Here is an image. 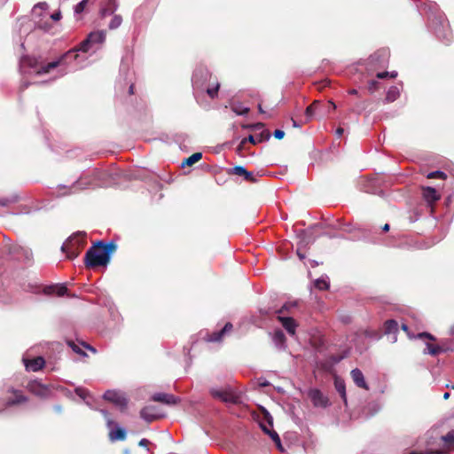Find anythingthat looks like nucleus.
<instances>
[{
	"instance_id": "f3484780",
	"label": "nucleus",
	"mask_w": 454,
	"mask_h": 454,
	"mask_svg": "<svg viewBox=\"0 0 454 454\" xmlns=\"http://www.w3.org/2000/svg\"><path fill=\"white\" fill-rule=\"evenodd\" d=\"M278 320L281 323L282 326L286 330V332L291 334L294 335L297 324L296 321L290 317H284V316H278Z\"/></svg>"
},
{
	"instance_id": "c9c22d12",
	"label": "nucleus",
	"mask_w": 454,
	"mask_h": 454,
	"mask_svg": "<svg viewBox=\"0 0 454 454\" xmlns=\"http://www.w3.org/2000/svg\"><path fill=\"white\" fill-rule=\"evenodd\" d=\"M427 353L432 356H436L443 350L439 345H434L432 343H427Z\"/></svg>"
},
{
	"instance_id": "f704fd0d",
	"label": "nucleus",
	"mask_w": 454,
	"mask_h": 454,
	"mask_svg": "<svg viewBox=\"0 0 454 454\" xmlns=\"http://www.w3.org/2000/svg\"><path fill=\"white\" fill-rule=\"evenodd\" d=\"M121 22H122V18L121 15H114V17L112 18V20L108 25V27L110 29H116L121 26Z\"/></svg>"
},
{
	"instance_id": "cd10ccee",
	"label": "nucleus",
	"mask_w": 454,
	"mask_h": 454,
	"mask_svg": "<svg viewBox=\"0 0 454 454\" xmlns=\"http://www.w3.org/2000/svg\"><path fill=\"white\" fill-rule=\"evenodd\" d=\"M201 158H202L201 153H194L193 154H192L191 156H189L188 158H186L183 160L182 167L192 166L193 164H195L196 162L200 160Z\"/></svg>"
},
{
	"instance_id": "052dcab7",
	"label": "nucleus",
	"mask_w": 454,
	"mask_h": 454,
	"mask_svg": "<svg viewBox=\"0 0 454 454\" xmlns=\"http://www.w3.org/2000/svg\"><path fill=\"white\" fill-rule=\"evenodd\" d=\"M427 454H443V452L441 450H432V451L427 452Z\"/></svg>"
},
{
	"instance_id": "5701e85b",
	"label": "nucleus",
	"mask_w": 454,
	"mask_h": 454,
	"mask_svg": "<svg viewBox=\"0 0 454 454\" xmlns=\"http://www.w3.org/2000/svg\"><path fill=\"white\" fill-rule=\"evenodd\" d=\"M88 37H89L91 44L102 43L106 40V32L105 31L90 32L88 35Z\"/></svg>"
},
{
	"instance_id": "7ed1b4c3",
	"label": "nucleus",
	"mask_w": 454,
	"mask_h": 454,
	"mask_svg": "<svg viewBox=\"0 0 454 454\" xmlns=\"http://www.w3.org/2000/svg\"><path fill=\"white\" fill-rule=\"evenodd\" d=\"M427 12L430 29L442 43L450 44L453 40V34L444 12L436 4L428 6Z\"/></svg>"
},
{
	"instance_id": "423d86ee",
	"label": "nucleus",
	"mask_w": 454,
	"mask_h": 454,
	"mask_svg": "<svg viewBox=\"0 0 454 454\" xmlns=\"http://www.w3.org/2000/svg\"><path fill=\"white\" fill-rule=\"evenodd\" d=\"M260 427L262 431L267 434L278 445H280V438L278 433L270 428L273 427V419L265 409L262 411V419L260 421Z\"/></svg>"
},
{
	"instance_id": "864d4df0",
	"label": "nucleus",
	"mask_w": 454,
	"mask_h": 454,
	"mask_svg": "<svg viewBox=\"0 0 454 454\" xmlns=\"http://www.w3.org/2000/svg\"><path fill=\"white\" fill-rule=\"evenodd\" d=\"M105 418L106 419L108 427H111L114 422L110 418H108V413L106 411H101Z\"/></svg>"
},
{
	"instance_id": "c03bdc74",
	"label": "nucleus",
	"mask_w": 454,
	"mask_h": 454,
	"mask_svg": "<svg viewBox=\"0 0 454 454\" xmlns=\"http://www.w3.org/2000/svg\"><path fill=\"white\" fill-rule=\"evenodd\" d=\"M75 394L80 396L81 398H82L83 400L87 398V396L89 395V392L86 388H83V387H76L75 390H74Z\"/></svg>"
},
{
	"instance_id": "49530a36",
	"label": "nucleus",
	"mask_w": 454,
	"mask_h": 454,
	"mask_svg": "<svg viewBox=\"0 0 454 454\" xmlns=\"http://www.w3.org/2000/svg\"><path fill=\"white\" fill-rule=\"evenodd\" d=\"M219 87H220V85H219V83H217V84L215 85V87H214V88H208V89L207 90V93L208 94V96H209L211 98H215V97L217 96V93H218V90H219Z\"/></svg>"
},
{
	"instance_id": "a18cd8bd",
	"label": "nucleus",
	"mask_w": 454,
	"mask_h": 454,
	"mask_svg": "<svg viewBox=\"0 0 454 454\" xmlns=\"http://www.w3.org/2000/svg\"><path fill=\"white\" fill-rule=\"evenodd\" d=\"M88 1H89V0H82V1H81L79 4H77L75 5L74 12H75L76 13H82V12L84 11V9H85V7H86V5H87Z\"/></svg>"
},
{
	"instance_id": "a878e982",
	"label": "nucleus",
	"mask_w": 454,
	"mask_h": 454,
	"mask_svg": "<svg viewBox=\"0 0 454 454\" xmlns=\"http://www.w3.org/2000/svg\"><path fill=\"white\" fill-rule=\"evenodd\" d=\"M67 287L66 286H48L46 289H45V292L47 294H52L53 292H56V294L58 296H63L65 294H67Z\"/></svg>"
},
{
	"instance_id": "69168bd1",
	"label": "nucleus",
	"mask_w": 454,
	"mask_h": 454,
	"mask_svg": "<svg viewBox=\"0 0 454 454\" xmlns=\"http://www.w3.org/2000/svg\"><path fill=\"white\" fill-rule=\"evenodd\" d=\"M397 75V73L396 72H392V73H389V76L390 78H395Z\"/></svg>"
},
{
	"instance_id": "4468645a",
	"label": "nucleus",
	"mask_w": 454,
	"mask_h": 454,
	"mask_svg": "<svg viewBox=\"0 0 454 454\" xmlns=\"http://www.w3.org/2000/svg\"><path fill=\"white\" fill-rule=\"evenodd\" d=\"M422 197L430 205L440 200L441 195L435 188L430 186H421Z\"/></svg>"
},
{
	"instance_id": "6e6552de",
	"label": "nucleus",
	"mask_w": 454,
	"mask_h": 454,
	"mask_svg": "<svg viewBox=\"0 0 454 454\" xmlns=\"http://www.w3.org/2000/svg\"><path fill=\"white\" fill-rule=\"evenodd\" d=\"M26 388L31 394L41 398H46L51 392L49 386L43 384L37 380H29L26 385Z\"/></svg>"
},
{
	"instance_id": "4d7b16f0",
	"label": "nucleus",
	"mask_w": 454,
	"mask_h": 454,
	"mask_svg": "<svg viewBox=\"0 0 454 454\" xmlns=\"http://www.w3.org/2000/svg\"><path fill=\"white\" fill-rule=\"evenodd\" d=\"M343 132H344V129H343L342 128H340H340H338V129H336V135H337V137H340L342 136Z\"/></svg>"
},
{
	"instance_id": "2f4dec72",
	"label": "nucleus",
	"mask_w": 454,
	"mask_h": 454,
	"mask_svg": "<svg viewBox=\"0 0 454 454\" xmlns=\"http://www.w3.org/2000/svg\"><path fill=\"white\" fill-rule=\"evenodd\" d=\"M117 9V5L115 4V0H109V6L107 8H105L101 11V15L102 16H106V15H112L114 13V12L116 11Z\"/></svg>"
},
{
	"instance_id": "72a5a7b5",
	"label": "nucleus",
	"mask_w": 454,
	"mask_h": 454,
	"mask_svg": "<svg viewBox=\"0 0 454 454\" xmlns=\"http://www.w3.org/2000/svg\"><path fill=\"white\" fill-rule=\"evenodd\" d=\"M67 344L76 354L81 355L82 356H87V354L81 348L79 344H76L74 340H69L67 341Z\"/></svg>"
},
{
	"instance_id": "a211bd4d",
	"label": "nucleus",
	"mask_w": 454,
	"mask_h": 454,
	"mask_svg": "<svg viewBox=\"0 0 454 454\" xmlns=\"http://www.w3.org/2000/svg\"><path fill=\"white\" fill-rule=\"evenodd\" d=\"M233 325L231 323L228 322L220 331L214 332L211 334H208L207 337V340L209 342H216L222 340L223 335L226 333H229L232 330Z\"/></svg>"
},
{
	"instance_id": "0e129e2a",
	"label": "nucleus",
	"mask_w": 454,
	"mask_h": 454,
	"mask_svg": "<svg viewBox=\"0 0 454 454\" xmlns=\"http://www.w3.org/2000/svg\"><path fill=\"white\" fill-rule=\"evenodd\" d=\"M382 230L384 231H389V224L388 223L384 224L383 227H382Z\"/></svg>"
},
{
	"instance_id": "dca6fc26",
	"label": "nucleus",
	"mask_w": 454,
	"mask_h": 454,
	"mask_svg": "<svg viewBox=\"0 0 454 454\" xmlns=\"http://www.w3.org/2000/svg\"><path fill=\"white\" fill-rule=\"evenodd\" d=\"M230 173L239 176H243L246 181L251 184H254L257 182V179L254 177V173L247 171L242 166H235L231 169Z\"/></svg>"
},
{
	"instance_id": "58836bf2",
	"label": "nucleus",
	"mask_w": 454,
	"mask_h": 454,
	"mask_svg": "<svg viewBox=\"0 0 454 454\" xmlns=\"http://www.w3.org/2000/svg\"><path fill=\"white\" fill-rule=\"evenodd\" d=\"M427 177L429 179L440 178V179L445 180L447 178V175L442 171L437 170V171H433V172L428 173Z\"/></svg>"
},
{
	"instance_id": "6ab92c4d",
	"label": "nucleus",
	"mask_w": 454,
	"mask_h": 454,
	"mask_svg": "<svg viewBox=\"0 0 454 454\" xmlns=\"http://www.w3.org/2000/svg\"><path fill=\"white\" fill-rule=\"evenodd\" d=\"M350 374H351V378H352L353 381L358 387L364 388L365 390L369 389V387H368L366 381L364 380V374L360 369H358V368L353 369L351 371Z\"/></svg>"
},
{
	"instance_id": "6e6d98bb",
	"label": "nucleus",
	"mask_w": 454,
	"mask_h": 454,
	"mask_svg": "<svg viewBox=\"0 0 454 454\" xmlns=\"http://www.w3.org/2000/svg\"><path fill=\"white\" fill-rule=\"evenodd\" d=\"M389 76V72H380V73H378L376 74V77L378 79H385V78H387Z\"/></svg>"
},
{
	"instance_id": "79ce46f5",
	"label": "nucleus",
	"mask_w": 454,
	"mask_h": 454,
	"mask_svg": "<svg viewBox=\"0 0 454 454\" xmlns=\"http://www.w3.org/2000/svg\"><path fill=\"white\" fill-rule=\"evenodd\" d=\"M294 306V303H286L279 309L276 310V313L281 316L282 314L287 313L289 309Z\"/></svg>"
},
{
	"instance_id": "4be33fe9",
	"label": "nucleus",
	"mask_w": 454,
	"mask_h": 454,
	"mask_svg": "<svg viewBox=\"0 0 454 454\" xmlns=\"http://www.w3.org/2000/svg\"><path fill=\"white\" fill-rule=\"evenodd\" d=\"M334 387L336 391L340 394L341 399L345 403H347V395H346V385L343 379L335 376L334 377Z\"/></svg>"
},
{
	"instance_id": "e433bc0d",
	"label": "nucleus",
	"mask_w": 454,
	"mask_h": 454,
	"mask_svg": "<svg viewBox=\"0 0 454 454\" xmlns=\"http://www.w3.org/2000/svg\"><path fill=\"white\" fill-rule=\"evenodd\" d=\"M18 201V197L13 196L11 198H0V206L2 207H9L11 204L16 203Z\"/></svg>"
},
{
	"instance_id": "20e7f679",
	"label": "nucleus",
	"mask_w": 454,
	"mask_h": 454,
	"mask_svg": "<svg viewBox=\"0 0 454 454\" xmlns=\"http://www.w3.org/2000/svg\"><path fill=\"white\" fill-rule=\"evenodd\" d=\"M85 233L78 232L71 236L61 247L63 253L70 260L76 258L86 245Z\"/></svg>"
},
{
	"instance_id": "e2e57ef3",
	"label": "nucleus",
	"mask_w": 454,
	"mask_h": 454,
	"mask_svg": "<svg viewBox=\"0 0 454 454\" xmlns=\"http://www.w3.org/2000/svg\"><path fill=\"white\" fill-rule=\"evenodd\" d=\"M129 94L133 95L134 94V84H131L129 88Z\"/></svg>"
},
{
	"instance_id": "39448f33",
	"label": "nucleus",
	"mask_w": 454,
	"mask_h": 454,
	"mask_svg": "<svg viewBox=\"0 0 454 454\" xmlns=\"http://www.w3.org/2000/svg\"><path fill=\"white\" fill-rule=\"evenodd\" d=\"M5 247L8 254L17 260L29 262L33 258V253L27 247H23L19 244H8Z\"/></svg>"
},
{
	"instance_id": "338daca9",
	"label": "nucleus",
	"mask_w": 454,
	"mask_h": 454,
	"mask_svg": "<svg viewBox=\"0 0 454 454\" xmlns=\"http://www.w3.org/2000/svg\"><path fill=\"white\" fill-rule=\"evenodd\" d=\"M329 104L331 105V108H333V110L336 109V105L333 101H329Z\"/></svg>"
},
{
	"instance_id": "3c124183",
	"label": "nucleus",
	"mask_w": 454,
	"mask_h": 454,
	"mask_svg": "<svg viewBox=\"0 0 454 454\" xmlns=\"http://www.w3.org/2000/svg\"><path fill=\"white\" fill-rule=\"evenodd\" d=\"M150 443H151V442H150V441H149V440H147V439H145V438H143V439H141V440L139 441L138 445H139V446H141V447H145V448H146V449H147V450H149V449H148V445H149Z\"/></svg>"
},
{
	"instance_id": "13d9d810",
	"label": "nucleus",
	"mask_w": 454,
	"mask_h": 454,
	"mask_svg": "<svg viewBox=\"0 0 454 454\" xmlns=\"http://www.w3.org/2000/svg\"><path fill=\"white\" fill-rule=\"evenodd\" d=\"M297 255L299 256V258H300L301 260H303V259L305 258V254H302V253L300 251V249H298V250H297Z\"/></svg>"
},
{
	"instance_id": "f257e3e1",
	"label": "nucleus",
	"mask_w": 454,
	"mask_h": 454,
	"mask_svg": "<svg viewBox=\"0 0 454 454\" xmlns=\"http://www.w3.org/2000/svg\"><path fill=\"white\" fill-rule=\"evenodd\" d=\"M91 45L92 44L87 36L86 39L81 42L76 47L69 50L56 60L44 63L42 57L25 55L20 59V65L22 68L27 67L33 69L35 75L46 74L60 65L66 63L68 58L77 59L79 57L77 51L88 52L91 48Z\"/></svg>"
},
{
	"instance_id": "a19ab883",
	"label": "nucleus",
	"mask_w": 454,
	"mask_h": 454,
	"mask_svg": "<svg viewBox=\"0 0 454 454\" xmlns=\"http://www.w3.org/2000/svg\"><path fill=\"white\" fill-rule=\"evenodd\" d=\"M367 89L370 93H373L380 89V82L375 80H372L368 82Z\"/></svg>"
},
{
	"instance_id": "c756f323",
	"label": "nucleus",
	"mask_w": 454,
	"mask_h": 454,
	"mask_svg": "<svg viewBox=\"0 0 454 454\" xmlns=\"http://www.w3.org/2000/svg\"><path fill=\"white\" fill-rule=\"evenodd\" d=\"M449 450H454V430L450 431L446 435L442 437Z\"/></svg>"
},
{
	"instance_id": "5fc2aeb1",
	"label": "nucleus",
	"mask_w": 454,
	"mask_h": 454,
	"mask_svg": "<svg viewBox=\"0 0 454 454\" xmlns=\"http://www.w3.org/2000/svg\"><path fill=\"white\" fill-rule=\"evenodd\" d=\"M50 18H51V20H52L54 21H59L61 19V12H57L51 14Z\"/></svg>"
},
{
	"instance_id": "1a4fd4ad",
	"label": "nucleus",
	"mask_w": 454,
	"mask_h": 454,
	"mask_svg": "<svg viewBox=\"0 0 454 454\" xmlns=\"http://www.w3.org/2000/svg\"><path fill=\"white\" fill-rule=\"evenodd\" d=\"M7 393L12 395L6 398L5 405L7 407L20 405L28 402V397L23 394L21 390L15 389L14 387H9Z\"/></svg>"
},
{
	"instance_id": "603ef678",
	"label": "nucleus",
	"mask_w": 454,
	"mask_h": 454,
	"mask_svg": "<svg viewBox=\"0 0 454 454\" xmlns=\"http://www.w3.org/2000/svg\"><path fill=\"white\" fill-rule=\"evenodd\" d=\"M79 343H80V345H82L83 348H87V349H89V350L92 351L93 353H96V352H97L96 348H93L92 346H90V344H88V343H86V342H84V341H80Z\"/></svg>"
},
{
	"instance_id": "8fccbe9b",
	"label": "nucleus",
	"mask_w": 454,
	"mask_h": 454,
	"mask_svg": "<svg viewBox=\"0 0 454 454\" xmlns=\"http://www.w3.org/2000/svg\"><path fill=\"white\" fill-rule=\"evenodd\" d=\"M273 135L277 139H282L285 137V132L281 129H276Z\"/></svg>"
},
{
	"instance_id": "ddd939ff",
	"label": "nucleus",
	"mask_w": 454,
	"mask_h": 454,
	"mask_svg": "<svg viewBox=\"0 0 454 454\" xmlns=\"http://www.w3.org/2000/svg\"><path fill=\"white\" fill-rule=\"evenodd\" d=\"M140 416L147 422H153L163 417L155 406L149 405L140 411Z\"/></svg>"
},
{
	"instance_id": "de8ad7c7",
	"label": "nucleus",
	"mask_w": 454,
	"mask_h": 454,
	"mask_svg": "<svg viewBox=\"0 0 454 454\" xmlns=\"http://www.w3.org/2000/svg\"><path fill=\"white\" fill-rule=\"evenodd\" d=\"M418 338H419V339H424V338H426V339H428V340H435L434 336H433L431 333H427V332H424V333H419V334H418Z\"/></svg>"
},
{
	"instance_id": "4c0bfd02",
	"label": "nucleus",
	"mask_w": 454,
	"mask_h": 454,
	"mask_svg": "<svg viewBox=\"0 0 454 454\" xmlns=\"http://www.w3.org/2000/svg\"><path fill=\"white\" fill-rule=\"evenodd\" d=\"M270 137V133L267 129L262 130L258 137H254L257 143H262L263 141L269 140Z\"/></svg>"
},
{
	"instance_id": "bb28decb",
	"label": "nucleus",
	"mask_w": 454,
	"mask_h": 454,
	"mask_svg": "<svg viewBox=\"0 0 454 454\" xmlns=\"http://www.w3.org/2000/svg\"><path fill=\"white\" fill-rule=\"evenodd\" d=\"M320 105V101L318 100H314L305 110V115H306V121H309L314 114H315V112L317 108V106Z\"/></svg>"
},
{
	"instance_id": "ea45409f",
	"label": "nucleus",
	"mask_w": 454,
	"mask_h": 454,
	"mask_svg": "<svg viewBox=\"0 0 454 454\" xmlns=\"http://www.w3.org/2000/svg\"><path fill=\"white\" fill-rule=\"evenodd\" d=\"M315 287L318 290L324 291L329 288V283L325 279H317L315 281Z\"/></svg>"
},
{
	"instance_id": "09e8293b",
	"label": "nucleus",
	"mask_w": 454,
	"mask_h": 454,
	"mask_svg": "<svg viewBox=\"0 0 454 454\" xmlns=\"http://www.w3.org/2000/svg\"><path fill=\"white\" fill-rule=\"evenodd\" d=\"M247 128L253 129V130H260V129H264V124L262 123V122H258L256 124H253V125H249V126H247Z\"/></svg>"
},
{
	"instance_id": "f8f14e48",
	"label": "nucleus",
	"mask_w": 454,
	"mask_h": 454,
	"mask_svg": "<svg viewBox=\"0 0 454 454\" xmlns=\"http://www.w3.org/2000/svg\"><path fill=\"white\" fill-rule=\"evenodd\" d=\"M309 396L316 407L325 408L330 405V402L327 396H325L319 389H311L309 392Z\"/></svg>"
},
{
	"instance_id": "0eeeda50",
	"label": "nucleus",
	"mask_w": 454,
	"mask_h": 454,
	"mask_svg": "<svg viewBox=\"0 0 454 454\" xmlns=\"http://www.w3.org/2000/svg\"><path fill=\"white\" fill-rule=\"evenodd\" d=\"M47 9L48 4L43 2L36 4L32 10V16L35 20H36L38 27L44 30H47L51 27L50 24L43 21V18L45 16Z\"/></svg>"
},
{
	"instance_id": "bf43d9fd",
	"label": "nucleus",
	"mask_w": 454,
	"mask_h": 454,
	"mask_svg": "<svg viewBox=\"0 0 454 454\" xmlns=\"http://www.w3.org/2000/svg\"><path fill=\"white\" fill-rule=\"evenodd\" d=\"M401 327H402L403 331H404L405 333H407L409 334V327L407 325L403 324Z\"/></svg>"
},
{
	"instance_id": "412c9836",
	"label": "nucleus",
	"mask_w": 454,
	"mask_h": 454,
	"mask_svg": "<svg viewBox=\"0 0 454 454\" xmlns=\"http://www.w3.org/2000/svg\"><path fill=\"white\" fill-rule=\"evenodd\" d=\"M44 359L42 356H37L34 359L28 360L26 363V367L27 370L37 372L44 366Z\"/></svg>"
},
{
	"instance_id": "f03ea898",
	"label": "nucleus",
	"mask_w": 454,
	"mask_h": 454,
	"mask_svg": "<svg viewBox=\"0 0 454 454\" xmlns=\"http://www.w3.org/2000/svg\"><path fill=\"white\" fill-rule=\"evenodd\" d=\"M116 250L117 244L113 240L107 243L103 240L96 241L85 254V267L87 269H95L100 266H106Z\"/></svg>"
},
{
	"instance_id": "680f3d73",
	"label": "nucleus",
	"mask_w": 454,
	"mask_h": 454,
	"mask_svg": "<svg viewBox=\"0 0 454 454\" xmlns=\"http://www.w3.org/2000/svg\"><path fill=\"white\" fill-rule=\"evenodd\" d=\"M348 94H350V95H357L358 92H357V90L356 89H351V90H348Z\"/></svg>"
},
{
	"instance_id": "9b49d317",
	"label": "nucleus",
	"mask_w": 454,
	"mask_h": 454,
	"mask_svg": "<svg viewBox=\"0 0 454 454\" xmlns=\"http://www.w3.org/2000/svg\"><path fill=\"white\" fill-rule=\"evenodd\" d=\"M104 398L106 401H109V402L114 403L115 405H117L121 411H124L127 409L128 401H127L126 397L123 395H121L116 391H112V390L106 391L104 394Z\"/></svg>"
},
{
	"instance_id": "473e14b6",
	"label": "nucleus",
	"mask_w": 454,
	"mask_h": 454,
	"mask_svg": "<svg viewBox=\"0 0 454 454\" xmlns=\"http://www.w3.org/2000/svg\"><path fill=\"white\" fill-rule=\"evenodd\" d=\"M273 340L276 344L283 345L286 339L285 333L281 330H277L273 334Z\"/></svg>"
},
{
	"instance_id": "aec40b11",
	"label": "nucleus",
	"mask_w": 454,
	"mask_h": 454,
	"mask_svg": "<svg viewBox=\"0 0 454 454\" xmlns=\"http://www.w3.org/2000/svg\"><path fill=\"white\" fill-rule=\"evenodd\" d=\"M91 186V179L89 176L81 177L71 187L69 193L78 190H83Z\"/></svg>"
},
{
	"instance_id": "9d476101",
	"label": "nucleus",
	"mask_w": 454,
	"mask_h": 454,
	"mask_svg": "<svg viewBox=\"0 0 454 454\" xmlns=\"http://www.w3.org/2000/svg\"><path fill=\"white\" fill-rule=\"evenodd\" d=\"M213 397L220 399L225 403H239V396L231 391L230 388L228 389H212L210 391Z\"/></svg>"
},
{
	"instance_id": "2eb2a0df",
	"label": "nucleus",
	"mask_w": 454,
	"mask_h": 454,
	"mask_svg": "<svg viewBox=\"0 0 454 454\" xmlns=\"http://www.w3.org/2000/svg\"><path fill=\"white\" fill-rule=\"evenodd\" d=\"M152 400L167 405H175L179 401L174 395L166 393H156L152 396Z\"/></svg>"
},
{
	"instance_id": "393cba45",
	"label": "nucleus",
	"mask_w": 454,
	"mask_h": 454,
	"mask_svg": "<svg viewBox=\"0 0 454 454\" xmlns=\"http://www.w3.org/2000/svg\"><path fill=\"white\" fill-rule=\"evenodd\" d=\"M111 441H123L126 438V431L123 428L118 427L115 430H111L109 433Z\"/></svg>"
},
{
	"instance_id": "b1692460",
	"label": "nucleus",
	"mask_w": 454,
	"mask_h": 454,
	"mask_svg": "<svg viewBox=\"0 0 454 454\" xmlns=\"http://www.w3.org/2000/svg\"><path fill=\"white\" fill-rule=\"evenodd\" d=\"M398 331V323L395 319H388L384 323L385 334L396 333Z\"/></svg>"
},
{
	"instance_id": "c85d7f7f",
	"label": "nucleus",
	"mask_w": 454,
	"mask_h": 454,
	"mask_svg": "<svg viewBox=\"0 0 454 454\" xmlns=\"http://www.w3.org/2000/svg\"><path fill=\"white\" fill-rule=\"evenodd\" d=\"M400 92L396 86H392L388 89L386 95V101L387 103L394 102L399 98Z\"/></svg>"
},
{
	"instance_id": "7c9ffc66",
	"label": "nucleus",
	"mask_w": 454,
	"mask_h": 454,
	"mask_svg": "<svg viewBox=\"0 0 454 454\" xmlns=\"http://www.w3.org/2000/svg\"><path fill=\"white\" fill-rule=\"evenodd\" d=\"M249 142L253 145H256L257 142L254 138V137L253 135H249L247 137H245L241 140V142L239 143V145H238L237 147V153H241V152L243 151L244 147H245V145Z\"/></svg>"
},
{
	"instance_id": "37998d69",
	"label": "nucleus",
	"mask_w": 454,
	"mask_h": 454,
	"mask_svg": "<svg viewBox=\"0 0 454 454\" xmlns=\"http://www.w3.org/2000/svg\"><path fill=\"white\" fill-rule=\"evenodd\" d=\"M294 306V303H286L279 309L276 310V313L281 316L282 314L287 313L289 309Z\"/></svg>"
},
{
	"instance_id": "774afa93",
	"label": "nucleus",
	"mask_w": 454,
	"mask_h": 454,
	"mask_svg": "<svg viewBox=\"0 0 454 454\" xmlns=\"http://www.w3.org/2000/svg\"><path fill=\"white\" fill-rule=\"evenodd\" d=\"M449 396H450V394H449V393H447V392L443 395V398H444V399H448V398H449Z\"/></svg>"
}]
</instances>
